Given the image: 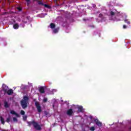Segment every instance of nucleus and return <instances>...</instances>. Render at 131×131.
<instances>
[{"mask_svg":"<svg viewBox=\"0 0 131 131\" xmlns=\"http://www.w3.org/2000/svg\"><path fill=\"white\" fill-rule=\"evenodd\" d=\"M67 115H72V113H73V111H72V109H70L67 111Z\"/></svg>","mask_w":131,"mask_h":131,"instance_id":"obj_6","label":"nucleus"},{"mask_svg":"<svg viewBox=\"0 0 131 131\" xmlns=\"http://www.w3.org/2000/svg\"><path fill=\"white\" fill-rule=\"evenodd\" d=\"M17 10H18V11H21V8H20V7H18V8H17Z\"/></svg>","mask_w":131,"mask_h":131,"instance_id":"obj_25","label":"nucleus"},{"mask_svg":"<svg viewBox=\"0 0 131 131\" xmlns=\"http://www.w3.org/2000/svg\"><path fill=\"white\" fill-rule=\"evenodd\" d=\"M35 105L38 110V112L39 113L41 112V109L40 106H39V103L38 102H35Z\"/></svg>","mask_w":131,"mask_h":131,"instance_id":"obj_3","label":"nucleus"},{"mask_svg":"<svg viewBox=\"0 0 131 131\" xmlns=\"http://www.w3.org/2000/svg\"><path fill=\"white\" fill-rule=\"evenodd\" d=\"M13 121H17V118H13Z\"/></svg>","mask_w":131,"mask_h":131,"instance_id":"obj_24","label":"nucleus"},{"mask_svg":"<svg viewBox=\"0 0 131 131\" xmlns=\"http://www.w3.org/2000/svg\"><path fill=\"white\" fill-rule=\"evenodd\" d=\"M78 112H82V106H79L78 107Z\"/></svg>","mask_w":131,"mask_h":131,"instance_id":"obj_10","label":"nucleus"},{"mask_svg":"<svg viewBox=\"0 0 131 131\" xmlns=\"http://www.w3.org/2000/svg\"><path fill=\"white\" fill-rule=\"evenodd\" d=\"M95 123L98 126H102V123L101 122L99 121L98 120H95Z\"/></svg>","mask_w":131,"mask_h":131,"instance_id":"obj_5","label":"nucleus"},{"mask_svg":"<svg viewBox=\"0 0 131 131\" xmlns=\"http://www.w3.org/2000/svg\"><path fill=\"white\" fill-rule=\"evenodd\" d=\"M123 28H126V26H123Z\"/></svg>","mask_w":131,"mask_h":131,"instance_id":"obj_27","label":"nucleus"},{"mask_svg":"<svg viewBox=\"0 0 131 131\" xmlns=\"http://www.w3.org/2000/svg\"><path fill=\"white\" fill-rule=\"evenodd\" d=\"M5 107H6V108L9 107V104L7 102H5Z\"/></svg>","mask_w":131,"mask_h":131,"instance_id":"obj_16","label":"nucleus"},{"mask_svg":"<svg viewBox=\"0 0 131 131\" xmlns=\"http://www.w3.org/2000/svg\"><path fill=\"white\" fill-rule=\"evenodd\" d=\"M13 28L14 29H18L19 28V25L18 24H15L13 25Z\"/></svg>","mask_w":131,"mask_h":131,"instance_id":"obj_9","label":"nucleus"},{"mask_svg":"<svg viewBox=\"0 0 131 131\" xmlns=\"http://www.w3.org/2000/svg\"><path fill=\"white\" fill-rule=\"evenodd\" d=\"M53 32L54 33H57V32H58V29H55L53 30Z\"/></svg>","mask_w":131,"mask_h":131,"instance_id":"obj_15","label":"nucleus"},{"mask_svg":"<svg viewBox=\"0 0 131 131\" xmlns=\"http://www.w3.org/2000/svg\"><path fill=\"white\" fill-rule=\"evenodd\" d=\"M20 114H21V115H24L25 114V112H24V111H23V110H21L20 111Z\"/></svg>","mask_w":131,"mask_h":131,"instance_id":"obj_13","label":"nucleus"},{"mask_svg":"<svg viewBox=\"0 0 131 131\" xmlns=\"http://www.w3.org/2000/svg\"><path fill=\"white\" fill-rule=\"evenodd\" d=\"M124 21L125 22V23H127V24H130V22L128 21V19H125Z\"/></svg>","mask_w":131,"mask_h":131,"instance_id":"obj_14","label":"nucleus"},{"mask_svg":"<svg viewBox=\"0 0 131 131\" xmlns=\"http://www.w3.org/2000/svg\"><path fill=\"white\" fill-rule=\"evenodd\" d=\"M47 101H48V99L47 98L43 99V102H47Z\"/></svg>","mask_w":131,"mask_h":131,"instance_id":"obj_23","label":"nucleus"},{"mask_svg":"<svg viewBox=\"0 0 131 131\" xmlns=\"http://www.w3.org/2000/svg\"><path fill=\"white\" fill-rule=\"evenodd\" d=\"M44 7H45L46 8H49V5L45 4L44 5Z\"/></svg>","mask_w":131,"mask_h":131,"instance_id":"obj_22","label":"nucleus"},{"mask_svg":"<svg viewBox=\"0 0 131 131\" xmlns=\"http://www.w3.org/2000/svg\"><path fill=\"white\" fill-rule=\"evenodd\" d=\"M111 15H112V16H113V15H114V12H111Z\"/></svg>","mask_w":131,"mask_h":131,"instance_id":"obj_26","label":"nucleus"},{"mask_svg":"<svg viewBox=\"0 0 131 131\" xmlns=\"http://www.w3.org/2000/svg\"><path fill=\"white\" fill-rule=\"evenodd\" d=\"M27 2V5H29V2H30V0H26Z\"/></svg>","mask_w":131,"mask_h":131,"instance_id":"obj_20","label":"nucleus"},{"mask_svg":"<svg viewBox=\"0 0 131 131\" xmlns=\"http://www.w3.org/2000/svg\"><path fill=\"white\" fill-rule=\"evenodd\" d=\"M10 113L11 114H12V115H15L16 117H20V116L19 115V114H17L16 112L14 111H11Z\"/></svg>","mask_w":131,"mask_h":131,"instance_id":"obj_4","label":"nucleus"},{"mask_svg":"<svg viewBox=\"0 0 131 131\" xmlns=\"http://www.w3.org/2000/svg\"><path fill=\"white\" fill-rule=\"evenodd\" d=\"M27 103H28V97L25 96L21 101V105L23 109H25L27 107Z\"/></svg>","mask_w":131,"mask_h":131,"instance_id":"obj_1","label":"nucleus"},{"mask_svg":"<svg viewBox=\"0 0 131 131\" xmlns=\"http://www.w3.org/2000/svg\"><path fill=\"white\" fill-rule=\"evenodd\" d=\"M1 121L2 124H5V120H4L3 117H1Z\"/></svg>","mask_w":131,"mask_h":131,"instance_id":"obj_11","label":"nucleus"},{"mask_svg":"<svg viewBox=\"0 0 131 131\" xmlns=\"http://www.w3.org/2000/svg\"><path fill=\"white\" fill-rule=\"evenodd\" d=\"M95 127H91L90 128V130L94 131L95 130Z\"/></svg>","mask_w":131,"mask_h":131,"instance_id":"obj_17","label":"nucleus"},{"mask_svg":"<svg viewBox=\"0 0 131 131\" xmlns=\"http://www.w3.org/2000/svg\"><path fill=\"white\" fill-rule=\"evenodd\" d=\"M27 118V117H26V116H24V117H23V119H24V120H26V119Z\"/></svg>","mask_w":131,"mask_h":131,"instance_id":"obj_19","label":"nucleus"},{"mask_svg":"<svg viewBox=\"0 0 131 131\" xmlns=\"http://www.w3.org/2000/svg\"><path fill=\"white\" fill-rule=\"evenodd\" d=\"M39 91L40 93H41L42 94H43V93H45V89H43V87H40L39 89Z\"/></svg>","mask_w":131,"mask_h":131,"instance_id":"obj_7","label":"nucleus"},{"mask_svg":"<svg viewBox=\"0 0 131 131\" xmlns=\"http://www.w3.org/2000/svg\"><path fill=\"white\" fill-rule=\"evenodd\" d=\"M10 120H11V119H10V118H7L6 121H7V122H10Z\"/></svg>","mask_w":131,"mask_h":131,"instance_id":"obj_21","label":"nucleus"},{"mask_svg":"<svg viewBox=\"0 0 131 131\" xmlns=\"http://www.w3.org/2000/svg\"><path fill=\"white\" fill-rule=\"evenodd\" d=\"M38 5H41L42 6H43V4H42V2H41V1H39L38 2Z\"/></svg>","mask_w":131,"mask_h":131,"instance_id":"obj_18","label":"nucleus"},{"mask_svg":"<svg viewBox=\"0 0 131 131\" xmlns=\"http://www.w3.org/2000/svg\"><path fill=\"white\" fill-rule=\"evenodd\" d=\"M28 124L29 126L30 125H33V126L37 129V130H40V126L38 124H37V123L33 121V122H28Z\"/></svg>","mask_w":131,"mask_h":131,"instance_id":"obj_2","label":"nucleus"},{"mask_svg":"<svg viewBox=\"0 0 131 131\" xmlns=\"http://www.w3.org/2000/svg\"><path fill=\"white\" fill-rule=\"evenodd\" d=\"M50 27L51 28L53 29L55 27V24L53 23H51L50 24Z\"/></svg>","mask_w":131,"mask_h":131,"instance_id":"obj_12","label":"nucleus"},{"mask_svg":"<svg viewBox=\"0 0 131 131\" xmlns=\"http://www.w3.org/2000/svg\"><path fill=\"white\" fill-rule=\"evenodd\" d=\"M7 93L8 95H12V94H13V90L10 89L7 91Z\"/></svg>","mask_w":131,"mask_h":131,"instance_id":"obj_8","label":"nucleus"}]
</instances>
